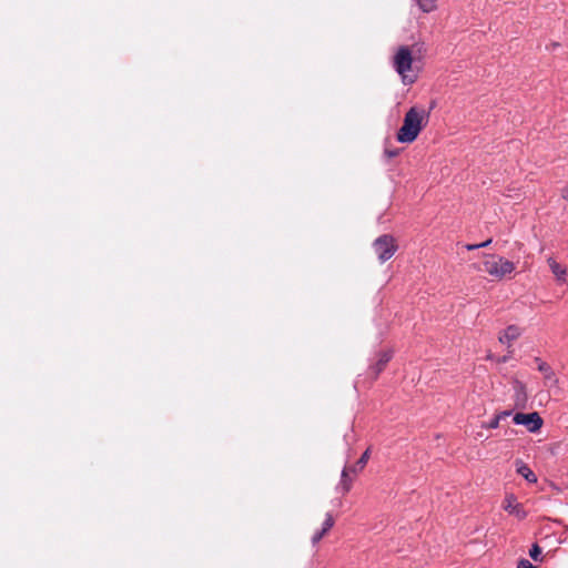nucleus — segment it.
<instances>
[{"label": "nucleus", "instance_id": "obj_1", "mask_svg": "<svg viewBox=\"0 0 568 568\" xmlns=\"http://www.w3.org/2000/svg\"><path fill=\"white\" fill-rule=\"evenodd\" d=\"M429 113L424 109H419L416 106L410 108L404 118L403 125L397 132V140L400 143H412L414 142L419 132L426 125L428 121Z\"/></svg>", "mask_w": 568, "mask_h": 568}, {"label": "nucleus", "instance_id": "obj_2", "mask_svg": "<svg viewBox=\"0 0 568 568\" xmlns=\"http://www.w3.org/2000/svg\"><path fill=\"white\" fill-rule=\"evenodd\" d=\"M481 265L480 271L495 280H503L516 268L514 262L496 254H484Z\"/></svg>", "mask_w": 568, "mask_h": 568}, {"label": "nucleus", "instance_id": "obj_3", "mask_svg": "<svg viewBox=\"0 0 568 568\" xmlns=\"http://www.w3.org/2000/svg\"><path fill=\"white\" fill-rule=\"evenodd\" d=\"M394 68L405 84H412L417 79L413 70V57L408 47H400L394 57Z\"/></svg>", "mask_w": 568, "mask_h": 568}, {"label": "nucleus", "instance_id": "obj_4", "mask_svg": "<svg viewBox=\"0 0 568 568\" xmlns=\"http://www.w3.org/2000/svg\"><path fill=\"white\" fill-rule=\"evenodd\" d=\"M374 250L378 255V260L383 263L395 254L397 245L393 236L385 234L375 240Z\"/></svg>", "mask_w": 568, "mask_h": 568}, {"label": "nucleus", "instance_id": "obj_5", "mask_svg": "<svg viewBox=\"0 0 568 568\" xmlns=\"http://www.w3.org/2000/svg\"><path fill=\"white\" fill-rule=\"evenodd\" d=\"M513 420L516 425L526 426L531 433H536L542 426V418L536 412L529 414L516 413Z\"/></svg>", "mask_w": 568, "mask_h": 568}, {"label": "nucleus", "instance_id": "obj_6", "mask_svg": "<svg viewBox=\"0 0 568 568\" xmlns=\"http://www.w3.org/2000/svg\"><path fill=\"white\" fill-rule=\"evenodd\" d=\"M503 508L509 515L515 516L517 519L523 520L526 518L527 513L523 505L517 501V498L513 494H507L503 501Z\"/></svg>", "mask_w": 568, "mask_h": 568}, {"label": "nucleus", "instance_id": "obj_7", "mask_svg": "<svg viewBox=\"0 0 568 568\" xmlns=\"http://www.w3.org/2000/svg\"><path fill=\"white\" fill-rule=\"evenodd\" d=\"M513 389L515 408H525L528 400L526 385L516 379L513 383Z\"/></svg>", "mask_w": 568, "mask_h": 568}, {"label": "nucleus", "instance_id": "obj_8", "mask_svg": "<svg viewBox=\"0 0 568 568\" xmlns=\"http://www.w3.org/2000/svg\"><path fill=\"white\" fill-rule=\"evenodd\" d=\"M521 335V329L516 325H509L506 329H504L498 339L501 344L507 345L509 348L511 343L516 341Z\"/></svg>", "mask_w": 568, "mask_h": 568}, {"label": "nucleus", "instance_id": "obj_9", "mask_svg": "<svg viewBox=\"0 0 568 568\" xmlns=\"http://www.w3.org/2000/svg\"><path fill=\"white\" fill-rule=\"evenodd\" d=\"M538 369L544 374V379H545L546 386L557 385L558 379H557L554 371L550 368V366L547 363L540 362L538 365Z\"/></svg>", "mask_w": 568, "mask_h": 568}, {"label": "nucleus", "instance_id": "obj_10", "mask_svg": "<svg viewBox=\"0 0 568 568\" xmlns=\"http://www.w3.org/2000/svg\"><path fill=\"white\" fill-rule=\"evenodd\" d=\"M516 470L519 475H521L527 481L536 483L537 477L534 471L521 460L516 462Z\"/></svg>", "mask_w": 568, "mask_h": 568}, {"label": "nucleus", "instance_id": "obj_11", "mask_svg": "<svg viewBox=\"0 0 568 568\" xmlns=\"http://www.w3.org/2000/svg\"><path fill=\"white\" fill-rule=\"evenodd\" d=\"M548 264H549V267H550L552 274L556 276L557 281L566 282V275H567L566 267L561 266L552 257L548 258Z\"/></svg>", "mask_w": 568, "mask_h": 568}, {"label": "nucleus", "instance_id": "obj_12", "mask_svg": "<svg viewBox=\"0 0 568 568\" xmlns=\"http://www.w3.org/2000/svg\"><path fill=\"white\" fill-rule=\"evenodd\" d=\"M392 356V352H384L379 355V358L375 365L376 374L384 369L385 365L390 361Z\"/></svg>", "mask_w": 568, "mask_h": 568}, {"label": "nucleus", "instance_id": "obj_13", "mask_svg": "<svg viewBox=\"0 0 568 568\" xmlns=\"http://www.w3.org/2000/svg\"><path fill=\"white\" fill-rule=\"evenodd\" d=\"M424 12H430L436 8V0H416Z\"/></svg>", "mask_w": 568, "mask_h": 568}, {"label": "nucleus", "instance_id": "obj_14", "mask_svg": "<svg viewBox=\"0 0 568 568\" xmlns=\"http://www.w3.org/2000/svg\"><path fill=\"white\" fill-rule=\"evenodd\" d=\"M368 458H369V452H368V450H366V452L362 455V457L359 458V460L357 462L356 467H354L352 470H353V471H357V469H363V468H364V466L366 465V463H367Z\"/></svg>", "mask_w": 568, "mask_h": 568}, {"label": "nucleus", "instance_id": "obj_15", "mask_svg": "<svg viewBox=\"0 0 568 568\" xmlns=\"http://www.w3.org/2000/svg\"><path fill=\"white\" fill-rule=\"evenodd\" d=\"M333 525H334V519H333L332 515L327 514V516L323 523L322 531H324L326 534L333 527Z\"/></svg>", "mask_w": 568, "mask_h": 568}, {"label": "nucleus", "instance_id": "obj_16", "mask_svg": "<svg viewBox=\"0 0 568 568\" xmlns=\"http://www.w3.org/2000/svg\"><path fill=\"white\" fill-rule=\"evenodd\" d=\"M490 243H491V240L489 239V240H487V241H485V242H483V243H479V244H467V245H466V248H467L468 251H473V250H476V248L486 247V246H488Z\"/></svg>", "mask_w": 568, "mask_h": 568}, {"label": "nucleus", "instance_id": "obj_17", "mask_svg": "<svg viewBox=\"0 0 568 568\" xmlns=\"http://www.w3.org/2000/svg\"><path fill=\"white\" fill-rule=\"evenodd\" d=\"M541 554V549L539 548L538 545H534L529 551V556L534 559V560H538L539 559V556Z\"/></svg>", "mask_w": 568, "mask_h": 568}, {"label": "nucleus", "instance_id": "obj_18", "mask_svg": "<svg viewBox=\"0 0 568 568\" xmlns=\"http://www.w3.org/2000/svg\"><path fill=\"white\" fill-rule=\"evenodd\" d=\"M517 568H536L528 559H521L518 562Z\"/></svg>", "mask_w": 568, "mask_h": 568}, {"label": "nucleus", "instance_id": "obj_19", "mask_svg": "<svg viewBox=\"0 0 568 568\" xmlns=\"http://www.w3.org/2000/svg\"><path fill=\"white\" fill-rule=\"evenodd\" d=\"M347 473H348V468H344L343 471H342V483L344 484L345 486V490H348L349 489V485L346 484V477H347Z\"/></svg>", "mask_w": 568, "mask_h": 568}, {"label": "nucleus", "instance_id": "obj_20", "mask_svg": "<svg viewBox=\"0 0 568 568\" xmlns=\"http://www.w3.org/2000/svg\"><path fill=\"white\" fill-rule=\"evenodd\" d=\"M511 415V410H503L499 414L496 415V417L499 418V420H504L506 417Z\"/></svg>", "mask_w": 568, "mask_h": 568}, {"label": "nucleus", "instance_id": "obj_21", "mask_svg": "<svg viewBox=\"0 0 568 568\" xmlns=\"http://www.w3.org/2000/svg\"><path fill=\"white\" fill-rule=\"evenodd\" d=\"M324 535H325V532H324V531H322V530H321V531H318V532H316V534L313 536V538H312L313 542H314V544L318 542V541L323 538V536H324Z\"/></svg>", "mask_w": 568, "mask_h": 568}, {"label": "nucleus", "instance_id": "obj_22", "mask_svg": "<svg viewBox=\"0 0 568 568\" xmlns=\"http://www.w3.org/2000/svg\"><path fill=\"white\" fill-rule=\"evenodd\" d=\"M499 423H500L499 418L495 416V418L487 425V427L497 428Z\"/></svg>", "mask_w": 568, "mask_h": 568}, {"label": "nucleus", "instance_id": "obj_23", "mask_svg": "<svg viewBox=\"0 0 568 568\" xmlns=\"http://www.w3.org/2000/svg\"><path fill=\"white\" fill-rule=\"evenodd\" d=\"M561 197L568 200V186L561 189Z\"/></svg>", "mask_w": 568, "mask_h": 568}, {"label": "nucleus", "instance_id": "obj_24", "mask_svg": "<svg viewBox=\"0 0 568 568\" xmlns=\"http://www.w3.org/2000/svg\"><path fill=\"white\" fill-rule=\"evenodd\" d=\"M509 356H510V355H505V356H503V357H499V358L497 359V362H498V363H506V362L508 361Z\"/></svg>", "mask_w": 568, "mask_h": 568}, {"label": "nucleus", "instance_id": "obj_25", "mask_svg": "<svg viewBox=\"0 0 568 568\" xmlns=\"http://www.w3.org/2000/svg\"><path fill=\"white\" fill-rule=\"evenodd\" d=\"M487 358H488V359H493V358H494V356H493L491 354H489V355L487 356Z\"/></svg>", "mask_w": 568, "mask_h": 568}]
</instances>
